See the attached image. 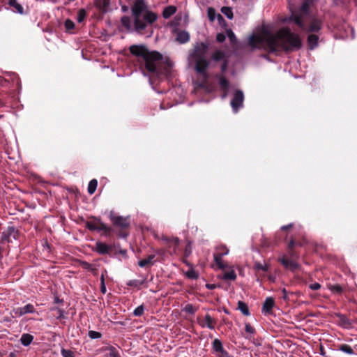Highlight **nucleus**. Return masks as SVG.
Segmentation results:
<instances>
[{
	"instance_id": "nucleus-1",
	"label": "nucleus",
	"mask_w": 357,
	"mask_h": 357,
	"mask_svg": "<svg viewBox=\"0 0 357 357\" xmlns=\"http://www.w3.org/2000/svg\"><path fill=\"white\" fill-rule=\"evenodd\" d=\"M249 45L273 53L280 50L286 52L298 50L303 43L298 34L292 32L288 27H282L275 33L266 31L260 34L251 35Z\"/></svg>"
},
{
	"instance_id": "nucleus-2",
	"label": "nucleus",
	"mask_w": 357,
	"mask_h": 357,
	"mask_svg": "<svg viewBox=\"0 0 357 357\" xmlns=\"http://www.w3.org/2000/svg\"><path fill=\"white\" fill-rule=\"evenodd\" d=\"M312 3L313 0H305L300 8L291 10L290 16L284 20V22L294 23L303 32L310 33L307 42L310 50H314L318 46L319 36L316 33L323 27V20L310 15V8Z\"/></svg>"
},
{
	"instance_id": "nucleus-3",
	"label": "nucleus",
	"mask_w": 357,
	"mask_h": 357,
	"mask_svg": "<svg viewBox=\"0 0 357 357\" xmlns=\"http://www.w3.org/2000/svg\"><path fill=\"white\" fill-rule=\"evenodd\" d=\"M134 18L132 22L130 17L123 16L121 20L122 25L128 31H135L144 34L146 29H151L152 24L158 19V15L149 10L144 0H136L131 8Z\"/></svg>"
},
{
	"instance_id": "nucleus-4",
	"label": "nucleus",
	"mask_w": 357,
	"mask_h": 357,
	"mask_svg": "<svg viewBox=\"0 0 357 357\" xmlns=\"http://www.w3.org/2000/svg\"><path fill=\"white\" fill-rule=\"evenodd\" d=\"M208 49V45L204 43H197L190 53L191 59L195 63V70L201 74L204 79H208L206 70L209 66V61L206 56Z\"/></svg>"
},
{
	"instance_id": "nucleus-5",
	"label": "nucleus",
	"mask_w": 357,
	"mask_h": 357,
	"mask_svg": "<svg viewBox=\"0 0 357 357\" xmlns=\"http://www.w3.org/2000/svg\"><path fill=\"white\" fill-rule=\"evenodd\" d=\"M162 55L158 52H149L143 59L146 69L156 74L161 73V65L162 63Z\"/></svg>"
},
{
	"instance_id": "nucleus-6",
	"label": "nucleus",
	"mask_w": 357,
	"mask_h": 357,
	"mask_svg": "<svg viewBox=\"0 0 357 357\" xmlns=\"http://www.w3.org/2000/svg\"><path fill=\"white\" fill-rule=\"evenodd\" d=\"M244 102V93L241 90H236L234 92L233 98L231 100V107L234 113H237L239 109L242 108Z\"/></svg>"
},
{
	"instance_id": "nucleus-7",
	"label": "nucleus",
	"mask_w": 357,
	"mask_h": 357,
	"mask_svg": "<svg viewBox=\"0 0 357 357\" xmlns=\"http://www.w3.org/2000/svg\"><path fill=\"white\" fill-rule=\"evenodd\" d=\"M218 250H224V252H215L213 254V259L216 265L221 269L225 268L222 257L229 253V249L225 245H219Z\"/></svg>"
},
{
	"instance_id": "nucleus-8",
	"label": "nucleus",
	"mask_w": 357,
	"mask_h": 357,
	"mask_svg": "<svg viewBox=\"0 0 357 357\" xmlns=\"http://www.w3.org/2000/svg\"><path fill=\"white\" fill-rule=\"evenodd\" d=\"M278 261L286 268L294 271L299 268L298 263L295 260L287 258L284 255L278 259Z\"/></svg>"
},
{
	"instance_id": "nucleus-9",
	"label": "nucleus",
	"mask_w": 357,
	"mask_h": 357,
	"mask_svg": "<svg viewBox=\"0 0 357 357\" xmlns=\"http://www.w3.org/2000/svg\"><path fill=\"white\" fill-rule=\"evenodd\" d=\"M111 220L116 227H120L121 229H126L129 227L130 222L128 218H125L123 216L111 215Z\"/></svg>"
},
{
	"instance_id": "nucleus-10",
	"label": "nucleus",
	"mask_w": 357,
	"mask_h": 357,
	"mask_svg": "<svg viewBox=\"0 0 357 357\" xmlns=\"http://www.w3.org/2000/svg\"><path fill=\"white\" fill-rule=\"evenodd\" d=\"M129 50L131 54L140 56L142 59H144L146 54L149 52L144 45H132L130 47Z\"/></svg>"
},
{
	"instance_id": "nucleus-11",
	"label": "nucleus",
	"mask_w": 357,
	"mask_h": 357,
	"mask_svg": "<svg viewBox=\"0 0 357 357\" xmlns=\"http://www.w3.org/2000/svg\"><path fill=\"white\" fill-rule=\"evenodd\" d=\"M15 314L17 317H22L27 313H34L35 308L31 304H27L24 307H17L13 310Z\"/></svg>"
},
{
	"instance_id": "nucleus-12",
	"label": "nucleus",
	"mask_w": 357,
	"mask_h": 357,
	"mask_svg": "<svg viewBox=\"0 0 357 357\" xmlns=\"http://www.w3.org/2000/svg\"><path fill=\"white\" fill-rule=\"evenodd\" d=\"M169 250L170 255H176L177 249L179 245V239L178 238H165L164 239Z\"/></svg>"
},
{
	"instance_id": "nucleus-13",
	"label": "nucleus",
	"mask_w": 357,
	"mask_h": 357,
	"mask_svg": "<svg viewBox=\"0 0 357 357\" xmlns=\"http://www.w3.org/2000/svg\"><path fill=\"white\" fill-rule=\"evenodd\" d=\"M112 250V246L106 243L98 241L96 243L95 251L101 255L109 254Z\"/></svg>"
},
{
	"instance_id": "nucleus-14",
	"label": "nucleus",
	"mask_w": 357,
	"mask_h": 357,
	"mask_svg": "<svg viewBox=\"0 0 357 357\" xmlns=\"http://www.w3.org/2000/svg\"><path fill=\"white\" fill-rule=\"evenodd\" d=\"M3 2L8 5L12 8L13 12L17 13L20 15L24 13V8L21 4L17 2V0H3Z\"/></svg>"
},
{
	"instance_id": "nucleus-15",
	"label": "nucleus",
	"mask_w": 357,
	"mask_h": 357,
	"mask_svg": "<svg viewBox=\"0 0 357 357\" xmlns=\"http://www.w3.org/2000/svg\"><path fill=\"white\" fill-rule=\"evenodd\" d=\"M216 78L219 80V84L220 86L221 90L224 91L222 98H225L227 96V91L229 90V82L222 75H217Z\"/></svg>"
},
{
	"instance_id": "nucleus-16",
	"label": "nucleus",
	"mask_w": 357,
	"mask_h": 357,
	"mask_svg": "<svg viewBox=\"0 0 357 357\" xmlns=\"http://www.w3.org/2000/svg\"><path fill=\"white\" fill-rule=\"evenodd\" d=\"M275 305V301L272 297H267L262 305V312L265 314H270Z\"/></svg>"
},
{
	"instance_id": "nucleus-17",
	"label": "nucleus",
	"mask_w": 357,
	"mask_h": 357,
	"mask_svg": "<svg viewBox=\"0 0 357 357\" xmlns=\"http://www.w3.org/2000/svg\"><path fill=\"white\" fill-rule=\"evenodd\" d=\"M87 228L90 230L105 231H109V229L102 222H87Z\"/></svg>"
},
{
	"instance_id": "nucleus-18",
	"label": "nucleus",
	"mask_w": 357,
	"mask_h": 357,
	"mask_svg": "<svg viewBox=\"0 0 357 357\" xmlns=\"http://www.w3.org/2000/svg\"><path fill=\"white\" fill-rule=\"evenodd\" d=\"M199 325L202 327H207L210 329H214L216 321L208 314H206L204 321H199Z\"/></svg>"
},
{
	"instance_id": "nucleus-19",
	"label": "nucleus",
	"mask_w": 357,
	"mask_h": 357,
	"mask_svg": "<svg viewBox=\"0 0 357 357\" xmlns=\"http://www.w3.org/2000/svg\"><path fill=\"white\" fill-rule=\"evenodd\" d=\"M102 350L105 353L104 357H120L117 349L112 346L102 348Z\"/></svg>"
},
{
	"instance_id": "nucleus-20",
	"label": "nucleus",
	"mask_w": 357,
	"mask_h": 357,
	"mask_svg": "<svg viewBox=\"0 0 357 357\" xmlns=\"http://www.w3.org/2000/svg\"><path fill=\"white\" fill-rule=\"evenodd\" d=\"M95 6L102 12H106L109 6V0H94Z\"/></svg>"
},
{
	"instance_id": "nucleus-21",
	"label": "nucleus",
	"mask_w": 357,
	"mask_h": 357,
	"mask_svg": "<svg viewBox=\"0 0 357 357\" xmlns=\"http://www.w3.org/2000/svg\"><path fill=\"white\" fill-rule=\"evenodd\" d=\"M211 58L214 61H224L227 59L226 53L222 50H218L213 52Z\"/></svg>"
},
{
	"instance_id": "nucleus-22",
	"label": "nucleus",
	"mask_w": 357,
	"mask_h": 357,
	"mask_svg": "<svg viewBox=\"0 0 357 357\" xmlns=\"http://www.w3.org/2000/svg\"><path fill=\"white\" fill-rule=\"evenodd\" d=\"M190 40V35L187 31H182L178 32L176 35V40L180 43H185Z\"/></svg>"
},
{
	"instance_id": "nucleus-23",
	"label": "nucleus",
	"mask_w": 357,
	"mask_h": 357,
	"mask_svg": "<svg viewBox=\"0 0 357 357\" xmlns=\"http://www.w3.org/2000/svg\"><path fill=\"white\" fill-rule=\"evenodd\" d=\"M176 11V8L174 6H169L165 8L162 12V17L165 19L169 18L172 15H173Z\"/></svg>"
},
{
	"instance_id": "nucleus-24",
	"label": "nucleus",
	"mask_w": 357,
	"mask_h": 357,
	"mask_svg": "<svg viewBox=\"0 0 357 357\" xmlns=\"http://www.w3.org/2000/svg\"><path fill=\"white\" fill-rule=\"evenodd\" d=\"M155 257V256L154 255H150L146 258L140 260L138 262V265L140 267H145L146 266L152 265V264H153V261Z\"/></svg>"
},
{
	"instance_id": "nucleus-25",
	"label": "nucleus",
	"mask_w": 357,
	"mask_h": 357,
	"mask_svg": "<svg viewBox=\"0 0 357 357\" xmlns=\"http://www.w3.org/2000/svg\"><path fill=\"white\" fill-rule=\"evenodd\" d=\"M33 340V336L29 333H24L21 336L20 342L24 346H29Z\"/></svg>"
},
{
	"instance_id": "nucleus-26",
	"label": "nucleus",
	"mask_w": 357,
	"mask_h": 357,
	"mask_svg": "<svg viewBox=\"0 0 357 357\" xmlns=\"http://www.w3.org/2000/svg\"><path fill=\"white\" fill-rule=\"evenodd\" d=\"M238 309L245 316H248L250 314L247 304L243 301H240L238 302Z\"/></svg>"
},
{
	"instance_id": "nucleus-27",
	"label": "nucleus",
	"mask_w": 357,
	"mask_h": 357,
	"mask_svg": "<svg viewBox=\"0 0 357 357\" xmlns=\"http://www.w3.org/2000/svg\"><path fill=\"white\" fill-rule=\"evenodd\" d=\"M245 331L247 333V335H245V337L247 339H250L252 335L255 333V329L249 323H245Z\"/></svg>"
},
{
	"instance_id": "nucleus-28",
	"label": "nucleus",
	"mask_w": 357,
	"mask_h": 357,
	"mask_svg": "<svg viewBox=\"0 0 357 357\" xmlns=\"http://www.w3.org/2000/svg\"><path fill=\"white\" fill-rule=\"evenodd\" d=\"M254 268L257 271L268 272L269 270V266L267 264H262L259 261H255L254 264Z\"/></svg>"
},
{
	"instance_id": "nucleus-29",
	"label": "nucleus",
	"mask_w": 357,
	"mask_h": 357,
	"mask_svg": "<svg viewBox=\"0 0 357 357\" xmlns=\"http://www.w3.org/2000/svg\"><path fill=\"white\" fill-rule=\"evenodd\" d=\"M98 186V181L96 179H92L89 181L88 185V192L90 195H93Z\"/></svg>"
},
{
	"instance_id": "nucleus-30",
	"label": "nucleus",
	"mask_w": 357,
	"mask_h": 357,
	"mask_svg": "<svg viewBox=\"0 0 357 357\" xmlns=\"http://www.w3.org/2000/svg\"><path fill=\"white\" fill-rule=\"evenodd\" d=\"M213 349L215 351H218V352H221V353L224 352L222 344L221 341L219 340L218 339H215L214 341L213 342Z\"/></svg>"
},
{
	"instance_id": "nucleus-31",
	"label": "nucleus",
	"mask_w": 357,
	"mask_h": 357,
	"mask_svg": "<svg viewBox=\"0 0 357 357\" xmlns=\"http://www.w3.org/2000/svg\"><path fill=\"white\" fill-rule=\"evenodd\" d=\"M236 278V274L234 270L225 272L222 276V279L225 280H235Z\"/></svg>"
},
{
	"instance_id": "nucleus-32",
	"label": "nucleus",
	"mask_w": 357,
	"mask_h": 357,
	"mask_svg": "<svg viewBox=\"0 0 357 357\" xmlns=\"http://www.w3.org/2000/svg\"><path fill=\"white\" fill-rule=\"evenodd\" d=\"M145 281H146V279H143V280H131L128 281L127 284L128 286H130V287H139L141 285L144 284Z\"/></svg>"
},
{
	"instance_id": "nucleus-33",
	"label": "nucleus",
	"mask_w": 357,
	"mask_h": 357,
	"mask_svg": "<svg viewBox=\"0 0 357 357\" xmlns=\"http://www.w3.org/2000/svg\"><path fill=\"white\" fill-rule=\"evenodd\" d=\"M226 33H227V36L229 38L230 43L233 45L236 44L237 42V38H236L234 33L232 31V30L227 29Z\"/></svg>"
},
{
	"instance_id": "nucleus-34",
	"label": "nucleus",
	"mask_w": 357,
	"mask_h": 357,
	"mask_svg": "<svg viewBox=\"0 0 357 357\" xmlns=\"http://www.w3.org/2000/svg\"><path fill=\"white\" fill-rule=\"evenodd\" d=\"M221 12L229 20L233 18V12L231 8L222 7L221 8Z\"/></svg>"
},
{
	"instance_id": "nucleus-35",
	"label": "nucleus",
	"mask_w": 357,
	"mask_h": 357,
	"mask_svg": "<svg viewBox=\"0 0 357 357\" xmlns=\"http://www.w3.org/2000/svg\"><path fill=\"white\" fill-rule=\"evenodd\" d=\"M340 350L348 354H354L353 349L349 345L346 344L340 345Z\"/></svg>"
},
{
	"instance_id": "nucleus-36",
	"label": "nucleus",
	"mask_w": 357,
	"mask_h": 357,
	"mask_svg": "<svg viewBox=\"0 0 357 357\" xmlns=\"http://www.w3.org/2000/svg\"><path fill=\"white\" fill-rule=\"evenodd\" d=\"M183 311L188 314H194L197 311V308H195L192 304H187L184 307Z\"/></svg>"
},
{
	"instance_id": "nucleus-37",
	"label": "nucleus",
	"mask_w": 357,
	"mask_h": 357,
	"mask_svg": "<svg viewBox=\"0 0 357 357\" xmlns=\"http://www.w3.org/2000/svg\"><path fill=\"white\" fill-rule=\"evenodd\" d=\"M86 15V13L85 11V10L80 9L77 13V22L79 23L82 22L84 20Z\"/></svg>"
},
{
	"instance_id": "nucleus-38",
	"label": "nucleus",
	"mask_w": 357,
	"mask_h": 357,
	"mask_svg": "<svg viewBox=\"0 0 357 357\" xmlns=\"http://www.w3.org/2000/svg\"><path fill=\"white\" fill-rule=\"evenodd\" d=\"M329 289L336 294H341L343 291V289L341 285L340 284H335V285H331L329 287Z\"/></svg>"
},
{
	"instance_id": "nucleus-39",
	"label": "nucleus",
	"mask_w": 357,
	"mask_h": 357,
	"mask_svg": "<svg viewBox=\"0 0 357 357\" xmlns=\"http://www.w3.org/2000/svg\"><path fill=\"white\" fill-rule=\"evenodd\" d=\"M144 305H141L135 309V310L133 311V314L135 317H140L144 314Z\"/></svg>"
},
{
	"instance_id": "nucleus-40",
	"label": "nucleus",
	"mask_w": 357,
	"mask_h": 357,
	"mask_svg": "<svg viewBox=\"0 0 357 357\" xmlns=\"http://www.w3.org/2000/svg\"><path fill=\"white\" fill-rule=\"evenodd\" d=\"M185 275L190 279H197V278H198V276H199L197 273L193 269L188 270L185 273Z\"/></svg>"
},
{
	"instance_id": "nucleus-41",
	"label": "nucleus",
	"mask_w": 357,
	"mask_h": 357,
	"mask_svg": "<svg viewBox=\"0 0 357 357\" xmlns=\"http://www.w3.org/2000/svg\"><path fill=\"white\" fill-rule=\"evenodd\" d=\"M61 354L63 357H75L74 353L69 349H61Z\"/></svg>"
},
{
	"instance_id": "nucleus-42",
	"label": "nucleus",
	"mask_w": 357,
	"mask_h": 357,
	"mask_svg": "<svg viewBox=\"0 0 357 357\" xmlns=\"http://www.w3.org/2000/svg\"><path fill=\"white\" fill-rule=\"evenodd\" d=\"M89 336L91 339H98V338L101 337L102 334L100 332H97L95 331H89Z\"/></svg>"
},
{
	"instance_id": "nucleus-43",
	"label": "nucleus",
	"mask_w": 357,
	"mask_h": 357,
	"mask_svg": "<svg viewBox=\"0 0 357 357\" xmlns=\"http://www.w3.org/2000/svg\"><path fill=\"white\" fill-rule=\"evenodd\" d=\"M289 259L296 261L298 259L299 255L294 251V250H289Z\"/></svg>"
},
{
	"instance_id": "nucleus-44",
	"label": "nucleus",
	"mask_w": 357,
	"mask_h": 357,
	"mask_svg": "<svg viewBox=\"0 0 357 357\" xmlns=\"http://www.w3.org/2000/svg\"><path fill=\"white\" fill-rule=\"evenodd\" d=\"M65 27L67 30H72L74 29L75 27V24L73 21H71L70 20H67L66 22H65Z\"/></svg>"
},
{
	"instance_id": "nucleus-45",
	"label": "nucleus",
	"mask_w": 357,
	"mask_h": 357,
	"mask_svg": "<svg viewBox=\"0 0 357 357\" xmlns=\"http://www.w3.org/2000/svg\"><path fill=\"white\" fill-rule=\"evenodd\" d=\"M226 39V36L222 33H219L217 34V36H216V40L217 41H218L219 43H222Z\"/></svg>"
},
{
	"instance_id": "nucleus-46",
	"label": "nucleus",
	"mask_w": 357,
	"mask_h": 357,
	"mask_svg": "<svg viewBox=\"0 0 357 357\" xmlns=\"http://www.w3.org/2000/svg\"><path fill=\"white\" fill-rule=\"evenodd\" d=\"M310 288L312 290H318L321 288V284L318 282H314L310 284Z\"/></svg>"
},
{
	"instance_id": "nucleus-47",
	"label": "nucleus",
	"mask_w": 357,
	"mask_h": 357,
	"mask_svg": "<svg viewBox=\"0 0 357 357\" xmlns=\"http://www.w3.org/2000/svg\"><path fill=\"white\" fill-rule=\"evenodd\" d=\"M82 268L86 270L93 271L92 266L91 264L84 261L82 264Z\"/></svg>"
},
{
	"instance_id": "nucleus-48",
	"label": "nucleus",
	"mask_w": 357,
	"mask_h": 357,
	"mask_svg": "<svg viewBox=\"0 0 357 357\" xmlns=\"http://www.w3.org/2000/svg\"><path fill=\"white\" fill-rule=\"evenodd\" d=\"M57 312H58V315L56 317V319H61L62 318L64 317V314H63V311L61 309H59V308H56Z\"/></svg>"
},
{
	"instance_id": "nucleus-49",
	"label": "nucleus",
	"mask_w": 357,
	"mask_h": 357,
	"mask_svg": "<svg viewBox=\"0 0 357 357\" xmlns=\"http://www.w3.org/2000/svg\"><path fill=\"white\" fill-rule=\"evenodd\" d=\"M228 65V61L226 59L225 61H222V64L221 65V70L222 72H225L227 70Z\"/></svg>"
},
{
	"instance_id": "nucleus-50",
	"label": "nucleus",
	"mask_w": 357,
	"mask_h": 357,
	"mask_svg": "<svg viewBox=\"0 0 357 357\" xmlns=\"http://www.w3.org/2000/svg\"><path fill=\"white\" fill-rule=\"evenodd\" d=\"M296 245L294 239H291L288 244V250H294V247Z\"/></svg>"
},
{
	"instance_id": "nucleus-51",
	"label": "nucleus",
	"mask_w": 357,
	"mask_h": 357,
	"mask_svg": "<svg viewBox=\"0 0 357 357\" xmlns=\"http://www.w3.org/2000/svg\"><path fill=\"white\" fill-rule=\"evenodd\" d=\"M282 298L284 299V300H287L288 299V297H287V291L286 290L285 288L282 289Z\"/></svg>"
},
{
	"instance_id": "nucleus-52",
	"label": "nucleus",
	"mask_w": 357,
	"mask_h": 357,
	"mask_svg": "<svg viewBox=\"0 0 357 357\" xmlns=\"http://www.w3.org/2000/svg\"><path fill=\"white\" fill-rule=\"evenodd\" d=\"M293 225H293L292 223H290V224H289V225H284V226H282V227H281V229H282V230H287V229H288L291 228V227H293Z\"/></svg>"
},
{
	"instance_id": "nucleus-53",
	"label": "nucleus",
	"mask_w": 357,
	"mask_h": 357,
	"mask_svg": "<svg viewBox=\"0 0 357 357\" xmlns=\"http://www.w3.org/2000/svg\"><path fill=\"white\" fill-rule=\"evenodd\" d=\"M100 291L102 294L106 293V286L105 283L100 284Z\"/></svg>"
},
{
	"instance_id": "nucleus-54",
	"label": "nucleus",
	"mask_w": 357,
	"mask_h": 357,
	"mask_svg": "<svg viewBox=\"0 0 357 357\" xmlns=\"http://www.w3.org/2000/svg\"><path fill=\"white\" fill-rule=\"evenodd\" d=\"M107 273V271H105L100 277V284L105 283V275Z\"/></svg>"
},
{
	"instance_id": "nucleus-55",
	"label": "nucleus",
	"mask_w": 357,
	"mask_h": 357,
	"mask_svg": "<svg viewBox=\"0 0 357 357\" xmlns=\"http://www.w3.org/2000/svg\"><path fill=\"white\" fill-rule=\"evenodd\" d=\"M206 287L208 289H214L216 287V285L214 284H206Z\"/></svg>"
},
{
	"instance_id": "nucleus-56",
	"label": "nucleus",
	"mask_w": 357,
	"mask_h": 357,
	"mask_svg": "<svg viewBox=\"0 0 357 357\" xmlns=\"http://www.w3.org/2000/svg\"><path fill=\"white\" fill-rule=\"evenodd\" d=\"M224 250H218V246L216 248L215 252H224Z\"/></svg>"
},
{
	"instance_id": "nucleus-57",
	"label": "nucleus",
	"mask_w": 357,
	"mask_h": 357,
	"mask_svg": "<svg viewBox=\"0 0 357 357\" xmlns=\"http://www.w3.org/2000/svg\"><path fill=\"white\" fill-rule=\"evenodd\" d=\"M340 317H341V319L342 320V322L346 321V319L343 316H340Z\"/></svg>"
},
{
	"instance_id": "nucleus-58",
	"label": "nucleus",
	"mask_w": 357,
	"mask_h": 357,
	"mask_svg": "<svg viewBox=\"0 0 357 357\" xmlns=\"http://www.w3.org/2000/svg\"><path fill=\"white\" fill-rule=\"evenodd\" d=\"M268 279H269L271 281H273V280H274V279H273V278L272 276H269V277H268Z\"/></svg>"
},
{
	"instance_id": "nucleus-59",
	"label": "nucleus",
	"mask_w": 357,
	"mask_h": 357,
	"mask_svg": "<svg viewBox=\"0 0 357 357\" xmlns=\"http://www.w3.org/2000/svg\"><path fill=\"white\" fill-rule=\"evenodd\" d=\"M55 302H56V303L59 302V299L58 298H56L55 299Z\"/></svg>"
}]
</instances>
